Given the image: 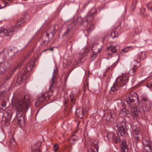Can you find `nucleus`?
I'll list each match as a JSON object with an SVG mask.
<instances>
[{
	"instance_id": "18",
	"label": "nucleus",
	"mask_w": 152,
	"mask_h": 152,
	"mask_svg": "<svg viewBox=\"0 0 152 152\" xmlns=\"http://www.w3.org/2000/svg\"><path fill=\"white\" fill-rule=\"evenodd\" d=\"M58 70L57 68L54 69L53 70V76L51 81V84L49 87V89L51 90L52 88L53 87V85L54 84V79L56 76V75L58 73Z\"/></svg>"
},
{
	"instance_id": "14",
	"label": "nucleus",
	"mask_w": 152,
	"mask_h": 152,
	"mask_svg": "<svg viewBox=\"0 0 152 152\" xmlns=\"http://www.w3.org/2000/svg\"><path fill=\"white\" fill-rule=\"evenodd\" d=\"M130 108H131V115L134 118H137L138 117V116L140 115L141 112L138 108H137L136 107Z\"/></svg>"
},
{
	"instance_id": "49",
	"label": "nucleus",
	"mask_w": 152,
	"mask_h": 152,
	"mask_svg": "<svg viewBox=\"0 0 152 152\" xmlns=\"http://www.w3.org/2000/svg\"><path fill=\"white\" fill-rule=\"evenodd\" d=\"M141 10H142V11H145V9L144 8H142L141 9Z\"/></svg>"
},
{
	"instance_id": "37",
	"label": "nucleus",
	"mask_w": 152,
	"mask_h": 152,
	"mask_svg": "<svg viewBox=\"0 0 152 152\" xmlns=\"http://www.w3.org/2000/svg\"><path fill=\"white\" fill-rule=\"evenodd\" d=\"M77 139L75 138L72 137L70 139V141L72 144H74L77 140Z\"/></svg>"
},
{
	"instance_id": "22",
	"label": "nucleus",
	"mask_w": 152,
	"mask_h": 152,
	"mask_svg": "<svg viewBox=\"0 0 152 152\" xmlns=\"http://www.w3.org/2000/svg\"><path fill=\"white\" fill-rule=\"evenodd\" d=\"M8 55L9 56L11 59H13L15 58V51L14 50L10 49L7 53Z\"/></svg>"
},
{
	"instance_id": "25",
	"label": "nucleus",
	"mask_w": 152,
	"mask_h": 152,
	"mask_svg": "<svg viewBox=\"0 0 152 152\" xmlns=\"http://www.w3.org/2000/svg\"><path fill=\"white\" fill-rule=\"evenodd\" d=\"M6 102L5 100H0V110H4L6 107Z\"/></svg>"
},
{
	"instance_id": "33",
	"label": "nucleus",
	"mask_w": 152,
	"mask_h": 152,
	"mask_svg": "<svg viewBox=\"0 0 152 152\" xmlns=\"http://www.w3.org/2000/svg\"><path fill=\"white\" fill-rule=\"evenodd\" d=\"M137 67V65H134L132 69L133 75H134L136 72Z\"/></svg>"
},
{
	"instance_id": "23",
	"label": "nucleus",
	"mask_w": 152,
	"mask_h": 152,
	"mask_svg": "<svg viewBox=\"0 0 152 152\" xmlns=\"http://www.w3.org/2000/svg\"><path fill=\"white\" fill-rule=\"evenodd\" d=\"M32 152H41L39 146L37 144H35L31 146Z\"/></svg>"
},
{
	"instance_id": "32",
	"label": "nucleus",
	"mask_w": 152,
	"mask_h": 152,
	"mask_svg": "<svg viewBox=\"0 0 152 152\" xmlns=\"http://www.w3.org/2000/svg\"><path fill=\"white\" fill-rule=\"evenodd\" d=\"M45 99H44L43 97V96L41 95V96H39L37 99V102H38L40 103H41L42 102H43L44 100H45Z\"/></svg>"
},
{
	"instance_id": "7",
	"label": "nucleus",
	"mask_w": 152,
	"mask_h": 152,
	"mask_svg": "<svg viewBox=\"0 0 152 152\" xmlns=\"http://www.w3.org/2000/svg\"><path fill=\"white\" fill-rule=\"evenodd\" d=\"M34 65V61L31 60L26 64L24 68L21 70V72L24 74H26L27 76L28 75V72L31 70Z\"/></svg>"
},
{
	"instance_id": "53",
	"label": "nucleus",
	"mask_w": 152,
	"mask_h": 152,
	"mask_svg": "<svg viewBox=\"0 0 152 152\" xmlns=\"http://www.w3.org/2000/svg\"><path fill=\"white\" fill-rule=\"evenodd\" d=\"M4 115L7 114V113H4Z\"/></svg>"
},
{
	"instance_id": "31",
	"label": "nucleus",
	"mask_w": 152,
	"mask_h": 152,
	"mask_svg": "<svg viewBox=\"0 0 152 152\" xmlns=\"http://www.w3.org/2000/svg\"><path fill=\"white\" fill-rule=\"evenodd\" d=\"M70 97L71 102L72 104H74L75 102V100L74 98V95L72 94H71L70 95Z\"/></svg>"
},
{
	"instance_id": "46",
	"label": "nucleus",
	"mask_w": 152,
	"mask_h": 152,
	"mask_svg": "<svg viewBox=\"0 0 152 152\" xmlns=\"http://www.w3.org/2000/svg\"><path fill=\"white\" fill-rule=\"evenodd\" d=\"M49 34L47 33L46 34V37H47L48 39H49Z\"/></svg>"
},
{
	"instance_id": "43",
	"label": "nucleus",
	"mask_w": 152,
	"mask_h": 152,
	"mask_svg": "<svg viewBox=\"0 0 152 152\" xmlns=\"http://www.w3.org/2000/svg\"><path fill=\"white\" fill-rule=\"evenodd\" d=\"M13 74V72H12L10 70L8 73V77H11Z\"/></svg>"
},
{
	"instance_id": "10",
	"label": "nucleus",
	"mask_w": 152,
	"mask_h": 152,
	"mask_svg": "<svg viewBox=\"0 0 152 152\" xmlns=\"http://www.w3.org/2000/svg\"><path fill=\"white\" fill-rule=\"evenodd\" d=\"M107 137L109 141L112 140L113 142L115 143H118L120 142V138L116 136L113 132H110L108 133Z\"/></svg>"
},
{
	"instance_id": "3",
	"label": "nucleus",
	"mask_w": 152,
	"mask_h": 152,
	"mask_svg": "<svg viewBox=\"0 0 152 152\" xmlns=\"http://www.w3.org/2000/svg\"><path fill=\"white\" fill-rule=\"evenodd\" d=\"M16 22L17 24L12 26L11 28L1 29L0 30V36L1 37L6 36L10 37L12 36L14 32L16 31L18 26H22L21 24L23 23V18H20Z\"/></svg>"
},
{
	"instance_id": "51",
	"label": "nucleus",
	"mask_w": 152,
	"mask_h": 152,
	"mask_svg": "<svg viewBox=\"0 0 152 152\" xmlns=\"http://www.w3.org/2000/svg\"><path fill=\"white\" fill-rule=\"evenodd\" d=\"M64 103V104H65V103ZM66 104H67V102L66 101Z\"/></svg>"
},
{
	"instance_id": "9",
	"label": "nucleus",
	"mask_w": 152,
	"mask_h": 152,
	"mask_svg": "<svg viewBox=\"0 0 152 152\" xmlns=\"http://www.w3.org/2000/svg\"><path fill=\"white\" fill-rule=\"evenodd\" d=\"M95 14L94 12L92 13L91 12L88 13L87 16L84 19H82L81 18L78 17L77 18V22H80V24L84 23L85 22H87L93 20L94 19L93 15Z\"/></svg>"
},
{
	"instance_id": "24",
	"label": "nucleus",
	"mask_w": 152,
	"mask_h": 152,
	"mask_svg": "<svg viewBox=\"0 0 152 152\" xmlns=\"http://www.w3.org/2000/svg\"><path fill=\"white\" fill-rule=\"evenodd\" d=\"M146 54L145 52H141L139 53L138 54V59L141 61L145 58Z\"/></svg>"
},
{
	"instance_id": "2",
	"label": "nucleus",
	"mask_w": 152,
	"mask_h": 152,
	"mask_svg": "<svg viewBox=\"0 0 152 152\" xmlns=\"http://www.w3.org/2000/svg\"><path fill=\"white\" fill-rule=\"evenodd\" d=\"M129 76L127 73H123L116 79L113 86L109 91L111 94L115 93L116 91L119 90L123 85L126 84L129 80Z\"/></svg>"
},
{
	"instance_id": "28",
	"label": "nucleus",
	"mask_w": 152,
	"mask_h": 152,
	"mask_svg": "<svg viewBox=\"0 0 152 152\" xmlns=\"http://www.w3.org/2000/svg\"><path fill=\"white\" fill-rule=\"evenodd\" d=\"M98 142L95 141L92 142L91 144V146L94 147V148L96 150V152H98L99 149Z\"/></svg>"
},
{
	"instance_id": "17",
	"label": "nucleus",
	"mask_w": 152,
	"mask_h": 152,
	"mask_svg": "<svg viewBox=\"0 0 152 152\" xmlns=\"http://www.w3.org/2000/svg\"><path fill=\"white\" fill-rule=\"evenodd\" d=\"M10 65L7 62L1 64L0 65V71L1 72H5L9 67Z\"/></svg>"
},
{
	"instance_id": "38",
	"label": "nucleus",
	"mask_w": 152,
	"mask_h": 152,
	"mask_svg": "<svg viewBox=\"0 0 152 152\" xmlns=\"http://www.w3.org/2000/svg\"><path fill=\"white\" fill-rule=\"evenodd\" d=\"M71 29L69 28V29H67V30L66 31H65L64 34H63V36H64V35H68L70 33H71Z\"/></svg>"
},
{
	"instance_id": "48",
	"label": "nucleus",
	"mask_w": 152,
	"mask_h": 152,
	"mask_svg": "<svg viewBox=\"0 0 152 152\" xmlns=\"http://www.w3.org/2000/svg\"><path fill=\"white\" fill-rule=\"evenodd\" d=\"M86 83H87V86L88 87V81L86 80Z\"/></svg>"
},
{
	"instance_id": "44",
	"label": "nucleus",
	"mask_w": 152,
	"mask_h": 152,
	"mask_svg": "<svg viewBox=\"0 0 152 152\" xmlns=\"http://www.w3.org/2000/svg\"><path fill=\"white\" fill-rule=\"evenodd\" d=\"M146 86L147 87L151 88L152 90V84L148 83L147 84Z\"/></svg>"
},
{
	"instance_id": "35",
	"label": "nucleus",
	"mask_w": 152,
	"mask_h": 152,
	"mask_svg": "<svg viewBox=\"0 0 152 152\" xmlns=\"http://www.w3.org/2000/svg\"><path fill=\"white\" fill-rule=\"evenodd\" d=\"M131 47V46H129L127 47H126L122 49L121 50L123 52L126 53L129 51V49Z\"/></svg>"
},
{
	"instance_id": "11",
	"label": "nucleus",
	"mask_w": 152,
	"mask_h": 152,
	"mask_svg": "<svg viewBox=\"0 0 152 152\" xmlns=\"http://www.w3.org/2000/svg\"><path fill=\"white\" fill-rule=\"evenodd\" d=\"M139 130L138 129H135L134 130L133 133V138L134 139V142H135L136 144L138 142L140 141V137H141V134L139 132Z\"/></svg>"
},
{
	"instance_id": "6",
	"label": "nucleus",
	"mask_w": 152,
	"mask_h": 152,
	"mask_svg": "<svg viewBox=\"0 0 152 152\" xmlns=\"http://www.w3.org/2000/svg\"><path fill=\"white\" fill-rule=\"evenodd\" d=\"M117 127L119 133L118 135H121L122 136H126L128 134L126 132V130L128 129V127L126 125L125 121L123 120L119 122L117 124Z\"/></svg>"
},
{
	"instance_id": "13",
	"label": "nucleus",
	"mask_w": 152,
	"mask_h": 152,
	"mask_svg": "<svg viewBox=\"0 0 152 152\" xmlns=\"http://www.w3.org/2000/svg\"><path fill=\"white\" fill-rule=\"evenodd\" d=\"M102 46L98 43H94L92 46V50L94 53H99L102 50Z\"/></svg>"
},
{
	"instance_id": "5",
	"label": "nucleus",
	"mask_w": 152,
	"mask_h": 152,
	"mask_svg": "<svg viewBox=\"0 0 152 152\" xmlns=\"http://www.w3.org/2000/svg\"><path fill=\"white\" fill-rule=\"evenodd\" d=\"M139 98L137 94L135 93H133L130 94L126 98V102L129 107L136 106L135 100H139Z\"/></svg>"
},
{
	"instance_id": "4",
	"label": "nucleus",
	"mask_w": 152,
	"mask_h": 152,
	"mask_svg": "<svg viewBox=\"0 0 152 152\" xmlns=\"http://www.w3.org/2000/svg\"><path fill=\"white\" fill-rule=\"evenodd\" d=\"M138 104L144 113L150 111L152 105L151 102L147 98L145 97L142 98L140 102H139Z\"/></svg>"
},
{
	"instance_id": "16",
	"label": "nucleus",
	"mask_w": 152,
	"mask_h": 152,
	"mask_svg": "<svg viewBox=\"0 0 152 152\" xmlns=\"http://www.w3.org/2000/svg\"><path fill=\"white\" fill-rule=\"evenodd\" d=\"M129 113V110L125 108H122L120 111L119 115L120 116L125 118Z\"/></svg>"
},
{
	"instance_id": "42",
	"label": "nucleus",
	"mask_w": 152,
	"mask_h": 152,
	"mask_svg": "<svg viewBox=\"0 0 152 152\" xmlns=\"http://www.w3.org/2000/svg\"><path fill=\"white\" fill-rule=\"evenodd\" d=\"M17 68V66H15L14 68L11 69H10V71L13 72V74H14V72L16 70Z\"/></svg>"
},
{
	"instance_id": "19",
	"label": "nucleus",
	"mask_w": 152,
	"mask_h": 152,
	"mask_svg": "<svg viewBox=\"0 0 152 152\" xmlns=\"http://www.w3.org/2000/svg\"><path fill=\"white\" fill-rule=\"evenodd\" d=\"M87 112V110H86L85 111H84L83 109L78 108L76 109V115L79 117L82 118L83 116L84 112Z\"/></svg>"
},
{
	"instance_id": "26",
	"label": "nucleus",
	"mask_w": 152,
	"mask_h": 152,
	"mask_svg": "<svg viewBox=\"0 0 152 152\" xmlns=\"http://www.w3.org/2000/svg\"><path fill=\"white\" fill-rule=\"evenodd\" d=\"M106 117V120L107 121H111L113 120V117L111 113H109L105 115Z\"/></svg>"
},
{
	"instance_id": "1",
	"label": "nucleus",
	"mask_w": 152,
	"mask_h": 152,
	"mask_svg": "<svg viewBox=\"0 0 152 152\" xmlns=\"http://www.w3.org/2000/svg\"><path fill=\"white\" fill-rule=\"evenodd\" d=\"M14 106L17 110L16 116L18 122L21 125H24L25 123L24 116L28 108L29 101H23L19 99H14Z\"/></svg>"
},
{
	"instance_id": "41",
	"label": "nucleus",
	"mask_w": 152,
	"mask_h": 152,
	"mask_svg": "<svg viewBox=\"0 0 152 152\" xmlns=\"http://www.w3.org/2000/svg\"><path fill=\"white\" fill-rule=\"evenodd\" d=\"M4 6L1 7V5H0V9L3 8L4 7L6 6V4H7L8 2L7 1H4Z\"/></svg>"
},
{
	"instance_id": "47",
	"label": "nucleus",
	"mask_w": 152,
	"mask_h": 152,
	"mask_svg": "<svg viewBox=\"0 0 152 152\" xmlns=\"http://www.w3.org/2000/svg\"><path fill=\"white\" fill-rule=\"evenodd\" d=\"M49 50V49H45V50H43L41 52V53H42L43 52H44L46 51H47V50Z\"/></svg>"
},
{
	"instance_id": "15",
	"label": "nucleus",
	"mask_w": 152,
	"mask_h": 152,
	"mask_svg": "<svg viewBox=\"0 0 152 152\" xmlns=\"http://www.w3.org/2000/svg\"><path fill=\"white\" fill-rule=\"evenodd\" d=\"M9 147L12 150L17 148V143L14 137H9Z\"/></svg>"
},
{
	"instance_id": "21",
	"label": "nucleus",
	"mask_w": 152,
	"mask_h": 152,
	"mask_svg": "<svg viewBox=\"0 0 152 152\" xmlns=\"http://www.w3.org/2000/svg\"><path fill=\"white\" fill-rule=\"evenodd\" d=\"M119 48V47L118 45L115 46L111 45L107 48V49L109 52L111 51L113 53H115L117 52L118 48Z\"/></svg>"
},
{
	"instance_id": "40",
	"label": "nucleus",
	"mask_w": 152,
	"mask_h": 152,
	"mask_svg": "<svg viewBox=\"0 0 152 152\" xmlns=\"http://www.w3.org/2000/svg\"><path fill=\"white\" fill-rule=\"evenodd\" d=\"M58 144H55L53 146V149L54 151L56 152L58 149Z\"/></svg>"
},
{
	"instance_id": "45",
	"label": "nucleus",
	"mask_w": 152,
	"mask_h": 152,
	"mask_svg": "<svg viewBox=\"0 0 152 152\" xmlns=\"http://www.w3.org/2000/svg\"><path fill=\"white\" fill-rule=\"evenodd\" d=\"M6 51V52H7V49L6 48H4L3 50H2L1 52V53H5V52Z\"/></svg>"
},
{
	"instance_id": "36",
	"label": "nucleus",
	"mask_w": 152,
	"mask_h": 152,
	"mask_svg": "<svg viewBox=\"0 0 152 152\" xmlns=\"http://www.w3.org/2000/svg\"><path fill=\"white\" fill-rule=\"evenodd\" d=\"M5 94L6 92L5 91H0V98L4 97Z\"/></svg>"
},
{
	"instance_id": "27",
	"label": "nucleus",
	"mask_w": 152,
	"mask_h": 152,
	"mask_svg": "<svg viewBox=\"0 0 152 152\" xmlns=\"http://www.w3.org/2000/svg\"><path fill=\"white\" fill-rule=\"evenodd\" d=\"M52 95V92L50 93L47 92L45 94H43L42 95L43 96V97L45 99H49L50 96Z\"/></svg>"
},
{
	"instance_id": "8",
	"label": "nucleus",
	"mask_w": 152,
	"mask_h": 152,
	"mask_svg": "<svg viewBox=\"0 0 152 152\" xmlns=\"http://www.w3.org/2000/svg\"><path fill=\"white\" fill-rule=\"evenodd\" d=\"M142 142L144 149L147 152H152V146L150 144V140L148 138H142Z\"/></svg>"
},
{
	"instance_id": "52",
	"label": "nucleus",
	"mask_w": 152,
	"mask_h": 152,
	"mask_svg": "<svg viewBox=\"0 0 152 152\" xmlns=\"http://www.w3.org/2000/svg\"><path fill=\"white\" fill-rule=\"evenodd\" d=\"M92 151H93V152H96L95 151H93V150L92 149Z\"/></svg>"
},
{
	"instance_id": "34",
	"label": "nucleus",
	"mask_w": 152,
	"mask_h": 152,
	"mask_svg": "<svg viewBox=\"0 0 152 152\" xmlns=\"http://www.w3.org/2000/svg\"><path fill=\"white\" fill-rule=\"evenodd\" d=\"M147 7L148 10H152V2H150L147 4Z\"/></svg>"
},
{
	"instance_id": "12",
	"label": "nucleus",
	"mask_w": 152,
	"mask_h": 152,
	"mask_svg": "<svg viewBox=\"0 0 152 152\" xmlns=\"http://www.w3.org/2000/svg\"><path fill=\"white\" fill-rule=\"evenodd\" d=\"M27 76L26 74H24L21 72L20 75H19L15 77V79L16 83L18 85L20 84L21 81L23 79H25L27 77Z\"/></svg>"
},
{
	"instance_id": "30",
	"label": "nucleus",
	"mask_w": 152,
	"mask_h": 152,
	"mask_svg": "<svg viewBox=\"0 0 152 152\" xmlns=\"http://www.w3.org/2000/svg\"><path fill=\"white\" fill-rule=\"evenodd\" d=\"M111 35L113 38L117 37L118 36V34L117 32L115 31H113L111 32Z\"/></svg>"
},
{
	"instance_id": "20",
	"label": "nucleus",
	"mask_w": 152,
	"mask_h": 152,
	"mask_svg": "<svg viewBox=\"0 0 152 152\" xmlns=\"http://www.w3.org/2000/svg\"><path fill=\"white\" fill-rule=\"evenodd\" d=\"M121 152H125L126 151H128V148L126 145V140L122 141L121 143Z\"/></svg>"
},
{
	"instance_id": "39",
	"label": "nucleus",
	"mask_w": 152,
	"mask_h": 152,
	"mask_svg": "<svg viewBox=\"0 0 152 152\" xmlns=\"http://www.w3.org/2000/svg\"><path fill=\"white\" fill-rule=\"evenodd\" d=\"M94 28V26L92 25H90V27L87 29H86V31L88 32H90L91 31H92Z\"/></svg>"
},
{
	"instance_id": "29",
	"label": "nucleus",
	"mask_w": 152,
	"mask_h": 152,
	"mask_svg": "<svg viewBox=\"0 0 152 152\" xmlns=\"http://www.w3.org/2000/svg\"><path fill=\"white\" fill-rule=\"evenodd\" d=\"M98 53H96L93 52L92 53L90 56V58L91 61H93L96 58L97 55Z\"/></svg>"
},
{
	"instance_id": "50",
	"label": "nucleus",
	"mask_w": 152,
	"mask_h": 152,
	"mask_svg": "<svg viewBox=\"0 0 152 152\" xmlns=\"http://www.w3.org/2000/svg\"><path fill=\"white\" fill-rule=\"evenodd\" d=\"M79 124V123H78L77 124V127H78Z\"/></svg>"
}]
</instances>
